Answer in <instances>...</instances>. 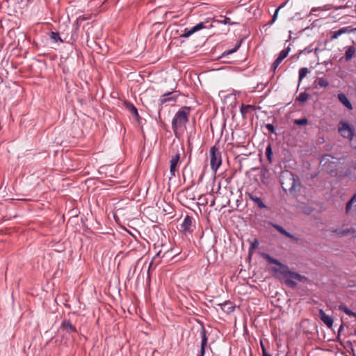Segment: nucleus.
<instances>
[{
    "label": "nucleus",
    "mask_w": 356,
    "mask_h": 356,
    "mask_svg": "<svg viewBox=\"0 0 356 356\" xmlns=\"http://www.w3.org/2000/svg\"><path fill=\"white\" fill-rule=\"evenodd\" d=\"M177 92V91L169 92L161 95L159 99L161 105L169 102H176L178 97Z\"/></svg>",
    "instance_id": "obj_8"
},
{
    "label": "nucleus",
    "mask_w": 356,
    "mask_h": 356,
    "mask_svg": "<svg viewBox=\"0 0 356 356\" xmlns=\"http://www.w3.org/2000/svg\"><path fill=\"white\" fill-rule=\"evenodd\" d=\"M191 35H193V33L191 31V29H186L184 30V33L181 35V37H182V38H188Z\"/></svg>",
    "instance_id": "obj_36"
},
{
    "label": "nucleus",
    "mask_w": 356,
    "mask_h": 356,
    "mask_svg": "<svg viewBox=\"0 0 356 356\" xmlns=\"http://www.w3.org/2000/svg\"><path fill=\"white\" fill-rule=\"evenodd\" d=\"M286 2L282 3L276 10H278V11H279L281 8H282L286 5Z\"/></svg>",
    "instance_id": "obj_43"
},
{
    "label": "nucleus",
    "mask_w": 356,
    "mask_h": 356,
    "mask_svg": "<svg viewBox=\"0 0 356 356\" xmlns=\"http://www.w3.org/2000/svg\"><path fill=\"white\" fill-rule=\"evenodd\" d=\"M274 23H275V22H273V19H271V21H270V22L267 24V25H268V26H271V25H273Z\"/></svg>",
    "instance_id": "obj_45"
},
{
    "label": "nucleus",
    "mask_w": 356,
    "mask_h": 356,
    "mask_svg": "<svg viewBox=\"0 0 356 356\" xmlns=\"http://www.w3.org/2000/svg\"><path fill=\"white\" fill-rule=\"evenodd\" d=\"M61 327L63 328L67 333L76 332V327L68 320H64L61 323Z\"/></svg>",
    "instance_id": "obj_15"
},
{
    "label": "nucleus",
    "mask_w": 356,
    "mask_h": 356,
    "mask_svg": "<svg viewBox=\"0 0 356 356\" xmlns=\"http://www.w3.org/2000/svg\"><path fill=\"white\" fill-rule=\"evenodd\" d=\"M353 6L354 7L356 6L355 0H348L345 5L339 6H334V9L336 10H340V9H343V8H351V7H353Z\"/></svg>",
    "instance_id": "obj_23"
},
{
    "label": "nucleus",
    "mask_w": 356,
    "mask_h": 356,
    "mask_svg": "<svg viewBox=\"0 0 356 356\" xmlns=\"http://www.w3.org/2000/svg\"><path fill=\"white\" fill-rule=\"evenodd\" d=\"M354 314H355V315H352L351 316H354V317H355V318H356V313H355V312H354Z\"/></svg>",
    "instance_id": "obj_49"
},
{
    "label": "nucleus",
    "mask_w": 356,
    "mask_h": 356,
    "mask_svg": "<svg viewBox=\"0 0 356 356\" xmlns=\"http://www.w3.org/2000/svg\"><path fill=\"white\" fill-rule=\"evenodd\" d=\"M309 72L307 67H302L299 70V81H300Z\"/></svg>",
    "instance_id": "obj_26"
},
{
    "label": "nucleus",
    "mask_w": 356,
    "mask_h": 356,
    "mask_svg": "<svg viewBox=\"0 0 356 356\" xmlns=\"http://www.w3.org/2000/svg\"><path fill=\"white\" fill-rule=\"evenodd\" d=\"M355 53V48L353 46H350L346 51L345 59L346 61L350 60Z\"/></svg>",
    "instance_id": "obj_21"
},
{
    "label": "nucleus",
    "mask_w": 356,
    "mask_h": 356,
    "mask_svg": "<svg viewBox=\"0 0 356 356\" xmlns=\"http://www.w3.org/2000/svg\"><path fill=\"white\" fill-rule=\"evenodd\" d=\"M261 348L262 350V356H272V355L267 353L265 346L262 341H261Z\"/></svg>",
    "instance_id": "obj_37"
},
{
    "label": "nucleus",
    "mask_w": 356,
    "mask_h": 356,
    "mask_svg": "<svg viewBox=\"0 0 356 356\" xmlns=\"http://www.w3.org/2000/svg\"><path fill=\"white\" fill-rule=\"evenodd\" d=\"M257 244H258V241L257 240H254V242L251 243V245H257Z\"/></svg>",
    "instance_id": "obj_47"
},
{
    "label": "nucleus",
    "mask_w": 356,
    "mask_h": 356,
    "mask_svg": "<svg viewBox=\"0 0 356 356\" xmlns=\"http://www.w3.org/2000/svg\"><path fill=\"white\" fill-rule=\"evenodd\" d=\"M319 316L323 323L327 325V327L331 328L333 325V318L329 315H327L323 309L319 310Z\"/></svg>",
    "instance_id": "obj_10"
},
{
    "label": "nucleus",
    "mask_w": 356,
    "mask_h": 356,
    "mask_svg": "<svg viewBox=\"0 0 356 356\" xmlns=\"http://www.w3.org/2000/svg\"><path fill=\"white\" fill-rule=\"evenodd\" d=\"M289 51H290V47H288L287 48H286L280 51L278 57L280 58L281 59L284 60L285 58L287 57Z\"/></svg>",
    "instance_id": "obj_31"
},
{
    "label": "nucleus",
    "mask_w": 356,
    "mask_h": 356,
    "mask_svg": "<svg viewBox=\"0 0 356 356\" xmlns=\"http://www.w3.org/2000/svg\"><path fill=\"white\" fill-rule=\"evenodd\" d=\"M278 13H279L278 10H275V11L274 13V15L273 16V18H272L273 22H275L276 21V19L277 18V16H278Z\"/></svg>",
    "instance_id": "obj_41"
},
{
    "label": "nucleus",
    "mask_w": 356,
    "mask_h": 356,
    "mask_svg": "<svg viewBox=\"0 0 356 356\" xmlns=\"http://www.w3.org/2000/svg\"><path fill=\"white\" fill-rule=\"evenodd\" d=\"M209 154L211 168L216 172L222 163L221 153L216 146H213L210 149Z\"/></svg>",
    "instance_id": "obj_4"
},
{
    "label": "nucleus",
    "mask_w": 356,
    "mask_h": 356,
    "mask_svg": "<svg viewBox=\"0 0 356 356\" xmlns=\"http://www.w3.org/2000/svg\"><path fill=\"white\" fill-rule=\"evenodd\" d=\"M222 23L226 24H230V19L229 18H227V17H225V19L223 21L221 22Z\"/></svg>",
    "instance_id": "obj_42"
},
{
    "label": "nucleus",
    "mask_w": 356,
    "mask_h": 356,
    "mask_svg": "<svg viewBox=\"0 0 356 356\" xmlns=\"http://www.w3.org/2000/svg\"><path fill=\"white\" fill-rule=\"evenodd\" d=\"M308 97H309V95L307 92H303L300 93L299 96L297 97V100L300 102L303 103L307 100Z\"/></svg>",
    "instance_id": "obj_27"
},
{
    "label": "nucleus",
    "mask_w": 356,
    "mask_h": 356,
    "mask_svg": "<svg viewBox=\"0 0 356 356\" xmlns=\"http://www.w3.org/2000/svg\"><path fill=\"white\" fill-rule=\"evenodd\" d=\"M282 60H283L282 59L277 57L272 65V67H271L272 70L275 71V70L280 65V64L282 63Z\"/></svg>",
    "instance_id": "obj_33"
},
{
    "label": "nucleus",
    "mask_w": 356,
    "mask_h": 356,
    "mask_svg": "<svg viewBox=\"0 0 356 356\" xmlns=\"http://www.w3.org/2000/svg\"><path fill=\"white\" fill-rule=\"evenodd\" d=\"M179 159L180 154L179 152H177L176 154L172 157L170 165V172L171 176H175V172L177 170Z\"/></svg>",
    "instance_id": "obj_9"
},
{
    "label": "nucleus",
    "mask_w": 356,
    "mask_h": 356,
    "mask_svg": "<svg viewBox=\"0 0 356 356\" xmlns=\"http://www.w3.org/2000/svg\"><path fill=\"white\" fill-rule=\"evenodd\" d=\"M354 334L356 335V328L354 330Z\"/></svg>",
    "instance_id": "obj_50"
},
{
    "label": "nucleus",
    "mask_w": 356,
    "mask_h": 356,
    "mask_svg": "<svg viewBox=\"0 0 356 356\" xmlns=\"http://www.w3.org/2000/svg\"><path fill=\"white\" fill-rule=\"evenodd\" d=\"M266 128L272 134L275 132V128L272 124H266Z\"/></svg>",
    "instance_id": "obj_38"
},
{
    "label": "nucleus",
    "mask_w": 356,
    "mask_h": 356,
    "mask_svg": "<svg viewBox=\"0 0 356 356\" xmlns=\"http://www.w3.org/2000/svg\"><path fill=\"white\" fill-rule=\"evenodd\" d=\"M257 247L258 246H250V249L248 251L249 257H250L254 253Z\"/></svg>",
    "instance_id": "obj_40"
},
{
    "label": "nucleus",
    "mask_w": 356,
    "mask_h": 356,
    "mask_svg": "<svg viewBox=\"0 0 356 356\" xmlns=\"http://www.w3.org/2000/svg\"><path fill=\"white\" fill-rule=\"evenodd\" d=\"M355 202H356V193L353 195V197L346 203V213L347 214L350 213L353 204Z\"/></svg>",
    "instance_id": "obj_20"
},
{
    "label": "nucleus",
    "mask_w": 356,
    "mask_h": 356,
    "mask_svg": "<svg viewBox=\"0 0 356 356\" xmlns=\"http://www.w3.org/2000/svg\"><path fill=\"white\" fill-rule=\"evenodd\" d=\"M193 218L189 216H186L183 222L180 224V230L185 234L191 233L193 230Z\"/></svg>",
    "instance_id": "obj_7"
},
{
    "label": "nucleus",
    "mask_w": 356,
    "mask_h": 356,
    "mask_svg": "<svg viewBox=\"0 0 356 356\" xmlns=\"http://www.w3.org/2000/svg\"><path fill=\"white\" fill-rule=\"evenodd\" d=\"M190 107L182 106L175 114L172 121V128L175 135L178 130L182 128L188 121L190 114Z\"/></svg>",
    "instance_id": "obj_3"
},
{
    "label": "nucleus",
    "mask_w": 356,
    "mask_h": 356,
    "mask_svg": "<svg viewBox=\"0 0 356 356\" xmlns=\"http://www.w3.org/2000/svg\"><path fill=\"white\" fill-rule=\"evenodd\" d=\"M50 38L53 40L54 42H63L62 39L60 38L59 33L56 32L51 31L50 33Z\"/></svg>",
    "instance_id": "obj_28"
},
{
    "label": "nucleus",
    "mask_w": 356,
    "mask_h": 356,
    "mask_svg": "<svg viewBox=\"0 0 356 356\" xmlns=\"http://www.w3.org/2000/svg\"><path fill=\"white\" fill-rule=\"evenodd\" d=\"M254 108V106L242 105L240 111H241V115L244 117L250 110H253Z\"/></svg>",
    "instance_id": "obj_24"
},
{
    "label": "nucleus",
    "mask_w": 356,
    "mask_h": 356,
    "mask_svg": "<svg viewBox=\"0 0 356 356\" xmlns=\"http://www.w3.org/2000/svg\"><path fill=\"white\" fill-rule=\"evenodd\" d=\"M247 195L248 196V197L250 198V200H251L252 202H254L259 209H265L266 208V204L263 202L262 200L252 194V193H247Z\"/></svg>",
    "instance_id": "obj_14"
},
{
    "label": "nucleus",
    "mask_w": 356,
    "mask_h": 356,
    "mask_svg": "<svg viewBox=\"0 0 356 356\" xmlns=\"http://www.w3.org/2000/svg\"><path fill=\"white\" fill-rule=\"evenodd\" d=\"M72 38L74 40H76V39L78 38V35H77V34H74V35H72Z\"/></svg>",
    "instance_id": "obj_46"
},
{
    "label": "nucleus",
    "mask_w": 356,
    "mask_h": 356,
    "mask_svg": "<svg viewBox=\"0 0 356 356\" xmlns=\"http://www.w3.org/2000/svg\"><path fill=\"white\" fill-rule=\"evenodd\" d=\"M343 329V324H341L339 328L338 332L339 333L341 332Z\"/></svg>",
    "instance_id": "obj_44"
},
{
    "label": "nucleus",
    "mask_w": 356,
    "mask_h": 356,
    "mask_svg": "<svg viewBox=\"0 0 356 356\" xmlns=\"http://www.w3.org/2000/svg\"><path fill=\"white\" fill-rule=\"evenodd\" d=\"M207 337L206 334V331L203 328L202 331V335H201V346H200V351L197 356H204L205 354V347L207 344Z\"/></svg>",
    "instance_id": "obj_13"
},
{
    "label": "nucleus",
    "mask_w": 356,
    "mask_h": 356,
    "mask_svg": "<svg viewBox=\"0 0 356 356\" xmlns=\"http://www.w3.org/2000/svg\"><path fill=\"white\" fill-rule=\"evenodd\" d=\"M280 183L284 191L292 193L296 191L297 186H300V181L293 173L289 170L282 172L280 175Z\"/></svg>",
    "instance_id": "obj_2"
},
{
    "label": "nucleus",
    "mask_w": 356,
    "mask_h": 356,
    "mask_svg": "<svg viewBox=\"0 0 356 356\" xmlns=\"http://www.w3.org/2000/svg\"><path fill=\"white\" fill-rule=\"evenodd\" d=\"M353 30L354 29H352L350 28V26H346V27H343V28L339 29L338 31H333V32H332L331 40H335V39L338 38L342 34L350 33L352 31H353Z\"/></svg>",
    "instance_id": "obj_11"
},
{
    "label": "nucleus",
    "mask_w": 356,
    "mask_h": 356,
    "mask_svg": "<svg viewBox=\"0 0 356 356\" xmlns=\"http://www.w3.org/2000/svg\"><path fill=\"white\" fill-rule=\"evenodd\" d=\"M339 310L343 311L345 314L347 315L351 316L352 315H355L354 312H352L350 309H349L345 305H340L339 307Z\"/></svg>",
    "instance_id": "obj_29"
},
{
    "label": "nucleus",
    "mask_w": 356,
    "mask_h": 356,
    "mask_svg": "<svg viewBox=\"0 0 356 356\" xmlns=\"http://www.w3.org/2000/svg\"><path fill=\"white\" fill-rule=\"evenodd\" d=\"M333 232L337 233L339 236H343L348 234H354L355 233V230L353 228L349 229H334Z\"/></svg>",
    "instance_id": "obj_18"
},
{
    "label": "nucleus",
    "mask_w": 356,
    "mask_h": 356,
    "mask_svg": "<svg viewBox=\"0 0 356 356\" xmlns=\"http://www.w3.org/2000/svg\"><path fill=\"white\" fill-rule=\"evenodd\" d=\"M208 22H200V23H198L197 24H196L195 26H193L192 28H191V31H192L193 34L198 31H200L203 29H207L209 28V26H207L206 25V24H207ZM211 26V25L209 26V27Z\"/></svg>",
    "instance_id": "obj_19"
},
{
    "label": "nucleus",
    "mask_w": 356,
    "mask_h": 356,
    "mask_svg": "<svg viewBox=\"0 0 356 356\" xmlns=\"http://www.w3.org/2000/svg\"><path fill=\"white\" fill-rule=\"evenodd\" d=\"M86 18L84 17H79L77 18L76 21V28L75 30L77 31L83 21H84Z\"/></svg>",
    "instance_id": "obj_34"
},
{
    "label": "nucleus",
    "mask_w": 356,
    "mask_h": 356,
    "mask_svg": "<svg viewBox=\"0 0 356 356\" xmlns=\"http://www.w3.org/2000/svg\"><path fill=\"white\" fill-rule=\"evenodd\" d=\"M150 266L151 264L149 265V267L148 268L147 270V276L149 277V268H150Z\"/></svg>",
    "instance_id": "obj_48"
},
{
    "label": "nucleus",
    "mask_w": 356,
    "mask_h": 356,
    "mask_svg": "<svg viewBox=\"0 0 356 356\" xmlns=\"http://www.w3.org/2000/svg\"><path fill=\"white\" fill-rule=\"evenodd\" d=\"M273 227L282 234L284 235L286 237L293 239L295 242H298V238L293 236L290 233L287 232L282 226L279 225H273Z\"/></svg>",
    "instance_id": "obj_17"
},
{
    "label": "nucleus",
    "mask_w": 356,
    "mask_h": 356,
    "mask_svg": "<svg viewBox=\"0 0 356 356\" xmlns=\"http://www.w3.org/2000/svg\"><path fill=\"white\" fill-rule=\"evenodd\" d=\"M160 246H154V249L156 252V257L154 258V259H156V257H161V258H173L174 257L178 255L181 252V250L180 248V246H172L170 248L165 250L163 251L162 250H157V248H159Z\"/></svg>",
    "instance_id": "obj_5"
},
{
    "label": "nucleus",
    "mask_w": 356,
    "mask_h": 356,
    "mask_svg": "<svg viewBox=\"0 0 356 356\" xmlns=\"http://www.w3.org/2000/svg\"><path fill=\"white\" fill-rule=\"evenodd\" d=\"M265 154H266L267 159L271 163L272 162L273 151H272L271 145L270 144L268 145V146L266 147Z\"/></svg>",
    "instance_id": "obj_25"
},
{
    "label": "nucleus",
    "mask_w": 356,
    "mask_h": 356,
    "mask_svg": "<svg viewBox=\"0 0 356 356\" xmlns=\"http://www.w3.org/2000/svg\"><path fill=\"white\" fill-rule=\"evenodd\" d=\"M323 8H313L311 11H310V13H309V15H317L316 14V11H318V10H322Z\"/></svg>",
    "instance_id": "obj_39"
},
{
    "label": "nucleus",
    "mask_w": 356,
    "mask_h": 356,
    "mask_svg": "<svg viewBox=\"0 0 356 356\" xmlns=\"http://www.w3.org/2000/svg\"><path fill=\"white\" fill-rule=\"evenodd\" d=\"M239 47H240V43L236 44V47L234 49L228 50V51L224 52L222 54V56L229 55L230 54H232V53L235 52L239 48Z\"/></svg>",
    "instance_id": "obj_35"
},
{
    "label": "nucleus",
    "mask_w": 356,
    "mask_h": 356,
    "mask_svg": "<svg viewBox=\"0 0 356 356\" xmlns=\"http://www.w3.org/2000/svg\"><path fill=\"white\" fill-rule=\"evenodd\" d=\"M261 255L268 263L278 266V267H273L272 270L275 273H279L282 275L284 282L288 286L295 288L298 282H302L306 280L305 276L291 271L287 266L282 264L277 259L271 257L269 254L263 252L261 253Z\"/></svg>",
    "instance_id": "obj_1"
},
{
    "label": "nucleus",
    "mask_w": 356,
    "mask_h": 356,
    "mask_svg": "<svg viewBox=\"0 0 356 356\" xmlns=\"http://www.w3.org/2000/svg\"><path fill=\"white\" fill-rule=\"evenodd\" d=\"M338 131L343 138L352 140L354 136V127L347 122L341 121Z\"/></svg>",
    "instance_id": "obj_6"
},
{
    "label": "nucleus",
    "mask_w": 356,
    "mask_h": 356,
    "mask_svg": "<svg viewBox=\"0 0 356 356\" xmlns=\"http://www.w3.org/2000/svg\"><path fill=\"white\" fill-rule=\"evenodd\" d=\"M338 99L339 102L343 104L349 110L353 109V106L350 101L348 99L347 97L343 93H339L338 94Z\"/></svg>",
    "instance_id": "obj_16"
},
{
    "label": "nucleus",
    "mask_w": 356,
    "mask_h": 356,
    "mask_svg": "<svg viewBox=\"0 0 356 356\" xmlns=\"http://www.w3.org/2000/svg\"><path fill=\"white\" fill-rule=\"evenodd\" d=\"M221 308L223 311L226 312L227 313H230L234 310L235 307L233 305L232 302H228L222 304Z\"/></svg>",
    "instance_id": "obj_22"
},
{
    "label": "nucleus",
    "mask_w": 356,
    "mask_h": 356,
    "mask_svg": "<svg viewBox=\"0 0 356 356\" xmlns=\"http://www.w3.org/2000/svg\"><path fill=\"white\" fill-rule=\"evenodd\" d=\"M316 81L321 87H327L329 85L328 81L324 78H318Z\"/></svg>",
    "instance_id": "obj_30"
},
{
    "label": "nucleus",
    "mask_w": 356,
    "mask_h": 356,
    "mask_svg": "<svg viewBox=\"0 0 356 356\" xmlns=\"http://www.w3.org/2000/svg\"><path fill=\"white\" fill-rule=\"evenodd\" d=\"M125 108L136 118V120L139 122L140 117L138 114L136 107L130 102H124Z\"/></svg>",
    "instance_id": "obj_12"
},
{
    "label": "nucleus",
    "mask_w": 356,
    "mask_h": 356,
    "mask_svg": "<svg viewBox=\"0 0 356 356\" xmlns=\"http://www.w3.org/2000/svg\"><path fill=\"white\" fill-rule=\"evenodd\" d=\"M308 122V120L307 118H301V119H297V120H295L293 121V123L296 125H300V126H304V125H306Z\"/></svg>",
    "instance_id": "obj_32"
}]
</instances>
